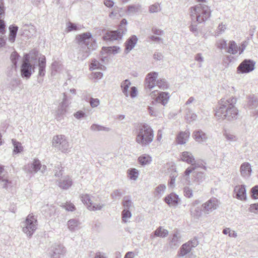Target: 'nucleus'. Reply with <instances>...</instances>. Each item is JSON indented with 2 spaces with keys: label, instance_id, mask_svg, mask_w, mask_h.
<instances>
[{
  "label": "nucleus",
  "instance_id": "nucleus-1",
  "mask_svg": "<svg viewBox=\"0 0 258 258\" xmlns=\"http://www.w3.org/2000/svg\"><path fill=\"white\" fill-rule=\"evenodd\" d=\"M237 99L235 97L222 98L219 102L216 110L215 115L219 118L227 121H233L238 117V110L235 106Z\"/></svg>",
  "mask_w": 258,
  "mask_h": 258
},
{
  "label": "nucleus",
  "instance_id": "nucleus-2",
  "mask_svg": "<svg viewBox=\"0 0 258 258\" xmlns=\"http://www.w3.org/2000/svg\"><path fill=\"white\" fill-rule=\"evenodd\" d=\"M136 141L142 147L149 145L153 140V131L146 123L139 124L136 129Z\"/></svg>",
  "mask_w": 258,
  "mask_h": 258
},
{
  "label": "nucleus",
  "instance_id": "nucleus-3",
  "mask_svg": "<svg viewBox=\"0 0 258 258\" xmlns=\"http://www.w3.org/2000/svg\"><path fill=\"white\" fill-rule=\"evenodd\" d=\"M211 10L207 5L198 4L190 8L191 21L202 23L207 21L211 16Z\"/></svg>",
  "mask_w": 258,
  "mask_h": 258
},
{
  "label": "nucleus",
  "instance_id": "nucleus-4",
  "mask_svg": "<svg viewBox=\"0 0 258 258\" xmlns=\"http://www.w3.org/2000/svg\"><path fill=\"white\" fill-rule=\"evenodd\" d=\"M37 221L34 216L28 215L25 221L22 223L23 231L31 237L37 229Z\"/></svg>",
  "mask_w": 258,
  "mask_h": 258
},
{
  "label": "nucleus",
  "instance_id": "nucleus-5",
  "mask_svg": "<svg viewBox=\"0 0 258 258\" xmlns=\"http://www.w3.org/2000/svg\"><path fill=\"white\" fill-rule=\"evenodd\" d=\"M76 40L80 46L85 45L89 50L95 49L97 45L90 32H86L76 36Z\"/></svg>",
  "mask_w": 258,
  "mask_h": 258
},
{
  "label": "nucleus",
  "instance_id": "nucleus-6",
  "mask_svg": "<svg viewBox=\"0 0 258 258\" xmlns=\"http://www.w3.org/2000/svg\"><path fill=\"white\" fill-rule=\"evenodd\" d=\"M25 172L29 174H35L38 171L42 173H44L46 170L45 165H42L41 162L38 159H34L32 161L29 162L23 167Z\"/></svg>",
  "mask_w": 258,
  "mask_h": 258
},
{
  "label": "nucleus",
  "instance_id": "nucleus-7",
  "mask_svg": "<svg viewBox=\"0 0 258 258\" xmlns=\"http://www.w3.org/2000/svg\"><path fill=\"white\" fill-rule=\"evenodd\" d=\"M53 146L61 152H67L69 149V144L64 135H57L53 137Z\"/></svg>",
  "mask_w": 258,
  "mask_h": 258
},
{
  "label": "nucleus",
  "instance_id": "nucleus-8",
  "mask_svg": "<svg viewBox=\"0 0 258 258\" xmlns=\"http://www.w3.org/2000/svg\"><path fill=\"white\" fill-rule=\"evenodd\" d=\"M35 63H32L27 61V58L22 59L21 66V75L23 78L28 79L31 76L33 72H34L36 68Z\"/></svg>",
  "mask_w": 258,
  "mask_h": 258
},
{
  "label": "nucleus",
  "instance_id": "nucleus-9",
  "mask_svg": "<svg viewBox=\"0 0 258 258\" xmlns=\"http://www.w3.org/2000/svg\"><path fill=\"white\" fill-rule=\"evenodd\" d=\"M220 204V201L215 197H212L202 205L203 212L209 214L217 209Z\"/></svg>",
  "mask_w": 258,
  "mask_h": 258
},
{
  "label": "nucleus",
  "instance_id": "nucleus-10",
  "mask_svg": "<svg viewBox=\"0 0 258 258\" xmlns=\"http://www.w3.org/2000/svg\"><path fill=\"white\" fill-rule=\"evenodd\" d=\"M199 244V242L196 238H194L188 242L184 243L180 247L178 251V255L179 257H184L189 254L193 248L196 247Z\"/></svg>",
  "mask_w": 258,
  "mask_h": 258
},
{
  "label": "nucleus",
  "instance_id": "nucleus-11",
  "mask_svg": "<svg viewBox=\"0 0 258 258\" xmlns=\"http://www.w3.org/2000/svg\"><path fill=\"white\" fill-rule=\"evenodd\" d=\"M92 197L93 196L87 194L80 195L82 202L87 206L88 210L93 211L101 210L104 207V205L93 203L91 200Z\"/></svg>",
  "mask_w": 258,
  "mask_h": 258
},
{
  "label": "nucleus",
  "instance_id": "nucleus-12",
  "mask_svg": "<svg viewBox=\"0 0 258 258\" xmlns=\"http://www.w3.org/2000/svg\"><path fill=\"white\" fill-rule=\"evenodd\" d=\"M181 239L180 231L178 229H174L173 233L171 234L168 238V244L170 248L172 249H177L182 241Z\"/></svg>",
  "mask_w": 258,
  "mask_h": 258
},
{
  "label": "nucleus",
  "instance_id": "nucleus-13",
  "mask_svg": "<svg viewBox=\"0 0 258 258\" xmlns=\"http://www.w3.org/2000/svg\"><path fill=\"white\" fill-rule=\"evenodd\" d=\"M255 62L251 59H245L237 68V74H246L254 69Z\"/></svg>",
  "mask_w": 258,
  "mask_h": 258
},
{
  "label": "nucleus",
  "instance_id": "nucleus-14",
  "mask_svg": "<svg viewBox=\"0 0 258 258\" xmlns=\"http://www.w3.org/2000/svg\"><path fill=\"white\" fill-rule=\"evenodd\" d=\"M158 95L156 98V102L160 103L162 105L165 106L168 102L170 96L167 92H158L157 90H155L150 93L152 98L155 97Z\"/></svg>",
  "mask_w": 258,
  "mask_h": 258
},
{
  "label": "nucleus",
  "instance_id": "nucleus-15",
  "mask_svg": "<svg viewBox=\"0 0 258 258\" xmlns=\"http://www.w3.org/2000/svg\"><path fill=\"white\" fill-rule=\"evenodd\" d=\"M51 258H60V255H64L66 252V249L63 245L54 243L51 248Z\"/></svg>",
  "mask_w": 258,
  "mask_h": 258
},
{
  "label": "nucleus",
  "instance_id": "nucleus-16",
  "mask_svg": "<svg viewBox=\"0 0 258 258\" xmlns=\"http://www.w3.org/2000/svg\"><path fill=\"white\" fill-rule=\"evenodd\" d=\"M38 82L41 83L43 79L42 78L45 75V67H46V59L44 56H43L41 58L38 59Z\"/></svg>",
  "mask_w": 258,
  "mask_h": 258
},
{
  "label": "nucleus",
  "instance_id": "nucleus-17",
  "mask_svg": "<svg viewBox=\"0 0 258 258\" xmlns=\"http://www.w3.org/2000/svg\"><path fill=\"white\" fill-rule=\"evenodd\" d=\"M11 181L8 179V174L4 170L3 166L0 165V186L3 188H7L11 186Z\"/></svg>",
  "mask_w": 258,
  "mask_h": 258
},
{
  "label": "nucleus",
  "instance_id": "nucleus-18",
  "mask_svg": "<svg viewBox=\"0 0 258 258\" xmlns=\"http://www.w3.org/2000/svg\"><path fill=\"white\" fill-rule=\"evenodd\" d=\"M158 77V73L156 72H151L147 74L146 77V86L151 89L155 86L156 79Z\"/></svg>",
  "mask_w": 258,
  "mask_h": 258
},
{
  "label": "nucleus",
  "instance_id": "nucleus-19",
  "mask_svg": "<svg viewBox=\"0 0 258 258\" xmlns=\"http://www.w3.org/2000/svg\"><path fill=\"white\" fill-rule=\"evenodd\" d=\"M19 55L16 51L12 53L10 57L11 62L12 63V68L9 72H8L9 76H12L17 73V64L19 58Z\"/></svg>",
  "mask_w": 258,
  "mask_h": 258
},
{
  "label": "nucleus",
  "instance_id": "nucleus-20",
  "mask_svg": "<svg viewBox=\"0 0 258 258\" xmlns=\"http://www.w3.org/2000/svg\"><path fill=\"white\" fill-rule=\"evenodd\" d=\"M235 197L240 200H245L246 199V189L245 185H236L234 189Z\"/></svg>",
  "mask_w": 258,
  "mask_h": 258
},
{
  "label": "nucleus",
  "instance_id": "nucleus-21",
  "mask_svg": "<svg viewBox=\"0 0 258 258\" xmlns=\"http://www.w3.org/2000/svg\"><path fill=\"white\" fill-rule=\"evenodd\" d=\"M192 137L195 141L199 143L205 142L208 139L207 134L201 130L195 131L192 133Z\"/></svg>",
  "mask_w": 258,
  "mask_h": 258
},
{
  "label": "nucleus",
  "instance_id": "nucleus-22",
  "mask_svg": "<svg viewBox=\"0 0 258 258\" xmlns=\"http://www.w3.org/2000/svg\"><path fill=\"white\" fill-rule=\"evenodd\" d=\"M250 164L248 162L243 163L240 167V172L241 176L247 178L250 176L251 172Z\"/></svg>",
  "mask_w": 258,
  "mask_h": 258
},
{
  "label": "nucleus",
  "instance_id": "nucleus-23",
  "mask_svg": "<svg viewBox=\"0 0 258 258\" xmlns=\"http://www.w3.org/2000/svg\"><path fill=\"white\" fill-rule=\"evenodd\" d=\"M248 107L252 110L251 113L253 115L258 116V99L254 97H252L248 101Z\"/></svg>",
  "mask_w": 258,
  "mask_h": 258
},
{
  "label": "nucleus",
  "instance_id": "nucleus-24",
  "mask_svg": "<svg viewBox=\"0 0 258 258\" xmlns=\"http://www.w3.org/2000/svg\"><path fill=\"white\" fill-rule=\"evenodd\" d=\"M72 184V180L69 176L62 177L58 181V185L61 188L67 189Z\"/></svg>",
  "mask_w": 258,
  "mask_h": 258
},
{
  "label": "nucleus",
  "instance_id": "nucleus-25",
  "mask_svg": "<svg viewBox=\"0 0 258 258\" xmlns=\"http://www.w3.org/2000/svg\"><path fill=\"white\" fill-rule=\"evenodd\" d=\"M38 52L35 50H32L29 53L25 54L23 58V60L27 58V61L32 63H37L38 60Z\"/></svg>",
  "mask_w": 258,
  "mask_h": 258
},
{
  "label": "nucleus",
  "instance_id": "nucleus-26",
  "mask_svg": "<svg viewBox=\"0 0 258 258\" xmlns=\"http://www.w3.org/2000/svg\"><path fill=\"white\" fill-rule=\"evenodd\" d=\"M167 230L164 229L162 226H159L155 231L151 234L150 237L154 239L155 236L164 238L168 235Z\"/></svg>",
  "mask_w": 258,
  "mask_h": 258
},
{
  "label": "nucleus",
  "instance_id": "nucleus-27",
  "mask_svg": "<svg viewBox=\"0 0 258 258\" xmlns=\"http://www.w3.org/2000/svg\"><path fill=\"white\" fill-rule=\"evenodd\" d=\"M178 196L171 193L165 198V202L170 206H176L178 202Z\"/></svg>",
  "mask_w": 258,
  "mask_h": 258
},
{
  "label": "nucleus",
  "instance_id": "nucleus-28",
  "mask_svg": "<svg viewBox=\"0 0 258 258\" xmlns=\"http://www.w3.org/2000/svg\"><path fill=\"white\" fill-rule=\"evenodd\" d=\"M189 135L190 133L187 130L179 133L176 138L177 143L181 145L185 144L189 138Z\"/></svg>",
  "mask_w": 258,
  "mask_h": 258
},
{
  "label": "nucleus",
  "instance_id": "nucleus-29",
  "mask_svg": "<svg viewBox=\"0 0 258 258\" xmlns=\"http://www.w3.org/2000/svg\"><path fill=\"white\" fill-rule=\"evenodd\" d=\"M138 41L136 35H133L130 37L125 43V51L127 53L130 51L135 46Z\"/></svg>",
  "mask_w": 258,
  "mask_h": 258
},
{
  "label": "nucleus",
  "instance_id": "nucleus-30",
  "mask_svg": "<svg viewBox=\"0 0 258 258\" xmlns=\"http://www.w3.org/2000/svg\"><path fill=\"white\" fill-rule=\"evenodd\" d=\"M181 159L183 161L190 164L191 165L195 163V158L192 154L189 152L185 151L182 152Z\"/></svg>",
  "mask_w": 258,
  "mask_h": 258
},
{
  "label": "nucleus",
  "instance_id": "nucleus-31",
  "mask_svg": "<svg viewBox=\"0 0 258 258\" xmlns=\"http://www.w3.org/2000/svg\"><path fill=\"white\" fill-rule=\"evenodd\" d=\"M55 207L51 205H46L42 207L41 212L45 217H50L55 213Z\"/></svg>",
  "mask_w": 258,
  "mask_h": 258
},
{
  "label": "nucleus",
  "instance_id": "nucleus-32",
  "mask_svg": "<svg viewBox=\"0 0 258 258\" xmlns=\"http://www.w3.org/2000/svg\"><path fill=\"white\" fill-rule=\"evenodd\" d=\"M80 223L76 219H70L68 222V227L71 231H75L80 229Z\"/></svg>",
  "mask_w": 258,
  "mask_h": 258
},
{
  "label": "nucleus",
  "instance_id": "nucleus-33",
  "mask_svg": "<svg viewBox=\"0 0 258 258\" xmlns=\"http://www.w3.org/2000/svg\"><path fill=\"white\" fill-rule=\"evenodd\" d=\"M240 48L238 46L234 41H230L228 43V47L227 48L226 51L229 53L235 54Z\"/></svg>",
  "mask_w": 258,
  "mask_h": 258
},
{
  "label": "nucleus",
  "instance_id": "nucleus-34",
  "mask_svg": "<svg viewBox=\"0 0 258 258\" xmlns=\"http://www.w3.org/2000/svg\"><path fill=\"white\" fill-rule=\"evenodd\" d=\"M18 27L15 25H11L9 27L10 33L9 36V41L14 42L15 40L17 35Z\"/></svg>",
  "mask_w": 258,
  "mask_h": 258
},
{
  "label": "nucleus",
  "instance_id": "nucleus-35",
  "mask_svg": "<svg viewBox=\"0 0 258 258\" xmlns=\"http://www.w3.org/2000/svg\"><path fill=\"white\" fill-rule=\"evenodd\" d=\"M190 214L192 217L199 218L202 215V208H200L198 206H191L190 209Z\"/></svg>",
  "mask_w": 258,
  "mask_h": 258
},
{
  "label": "nucleus",
  "instance_id": "nucleus-36",
  "mask_svg": "<svg viewBox=\"0 0 258 258\" xmlns=\"http://www.w3.org/2000/svg\"><path fill=\"white\" fill-rule=\"evenodd\" d=\"M131 84L130 81L127 79L125 80L121 83L120 87L122 90V92L123 93V94L125 96V97L129 96L128 89L130 86H131Z\"/></svg>",
  "mask_w": 258,
  "mask_h": 258
},
{
  "label": "nucleus",
  "instance_id": "nucleus-37",
  "mask_svg": "<svg viewBox=\"0 0 258 258\" xmlns=\"http://www.w3.org/2000/svg\"><path fill=\"white\" fill-rule=\"evenodd\" d=\"M107 34L108 36L109 37V38L111 40H117L118 39H121L122 36H123L121 34V33H120V32L117 30L110 31L108 32Z\"/></svg>",
  "mask_w": 258,
  "mask_h": 258
},
{
  "label": "nucleus",
  "instance_id": "nucleus-38",
  "mask_svg": "<svg viewBox=\"0 0 258 258\" xmlns=\"http://www.w3.org/2000/svg\"><path fill=\"white\" fill-rule=\"evenodd\" d=\"M138 161L139 163L143 166L149 164L152 160L151 157L147 155H143L139 157Z\"/></svg>",
  "mask_w": 258,
  "mask_h": 258
},
{
  "label": "nucleus",
  "instance_id": "nucleus-39",
  "mask_svg": "<svg viewBox=\"0 0 258 258\" xmlns=\"http://www.w3.org/2000/svg\"><path fill=\"white\" fill-rule=\"evenodd\" d=\"M24 33L28 36H33L36 32L35 28L32 25H26L24 27Z\"/></svg>",
  "mask_w": 258,
  "mask_h": 258
},
{
  "label": "nucleus",
  "instance_id": "nucleus-40",
  "mask_svg": "<svg viewBox=\"0 0 258 258\" xmlns=\"http://www.w3.org/2000/svg\"><path fill=\"white\" fill-rule=\"evenodd\" d=\"M223 135L228 142H232L237 140V137L235 135L230 132L225 131Z\"/></svg>",
  "mask_w": 258,
  "mask_h": 258
},
{
  "label": "nucleus",
  "instance_id": "nucleus-41",
  "mask_svg": "<svg viewBox=\"0 0 258 258\" xmlns=\"http://www.w3.org/2000/svg\"><path fill=\"white\" fill-rule=\"evenodd\" d=\"M127 174L130 179L134 180H137L139 176V172L135 168H131L127 170Z\"/></svg>",
  "mask_w": 258,
  "mask_h": 258
},
{
  "label": "nucleus",
  "instance_id": "nucleus-42",
  "mask_svg": "<svg viewBox=\"0 0 258 258\" xmlns=\"http://www.w3.org/2000/svg\"><path fill=\"white\" fill-rule=\"evenodd\" d=\"M140 9V6L137 5H129L127 6V10L126 13L128 15H133L139 11Z\"/></svg>",
  "mask_w": 258,
  "mask_h": 258
},
{
  "label": "nucleus",
  "instance_id": "nucleus-43",
  "mask_svg": "<svg viewBox=\"0 0 258 258\" xmlns=\"http://www.w3.org/2000/svg\"><path fill=\"white\" fill-rule=\"evenodd\" d=\"M197 115L196 113H194L192 111L189 109L187 108L186 110V119L188 120L189 121H191L195 120L197 118Z\"/></svg>",
  "mask_w": 258,
  "mask_h": 258
},
{
  "label": "nucleus",
  "instance_id": "nucleus-44",
  "mask_svg": "<svg viewBox=\"0 0 258 258\" xmlns=\"http://www.w3.org/2000/svg\"><path fill=\"white\" fill-rule=\"evenodd\" d=\"M127 23L126 20L125 19H123L121 21L120 25L118 27V28L117 30V31L120 32V33H121V34L122 35L125 34V33L126 32L127 29H126V26L127 25Z\"/></svg>",
  "mask_w": 258,
  "mask_h": 258
},
{
  "label": "nucleus",
  "instance_id": "nucleus-45",
  "mask_svg": "<svg viewBox=\"0 0 258 258\" xmlns=\"http://www.w3.org/2000/svg\"><path fill=\"white\" fill-rule=\"evenodd\" d=\"M67 110L60 106H58V109L56 112L55 118L57 120H60L63 118V115L66 114Z\"/></svg>",
  "mask_w": 258,
  "mask_h": 258
},
{
  "label": "nucleus",
  "instance_id": "nucleus-46",
  "mask_svg": "<svg viewBox=\"0 0 258 258\" xmlns=\"http://www.w3.org/2000/svg\"><path fill=\"white\" fill-rule=\"evenodd\" d=\"M13 144L14 146L13 152L15 153H19L23 150V147L21 145V143L16 141V140H12Z\"/></svg>",
  "mask_w": 258,
  "mask_h": 258
},
{
  "label": "nucleus",
  "instance_id": "nucleus-47",
  "mask_svg": "<svg viewBox=\"0 0 258 258\" xmlns=\"http://www.w3.org/2000/svg\"><path fill=\"white\" fill-rule=\"evenodd\" d=\"M122 205L124 209L130 210L133 207V203L131 199L128 197H124L122 202Z\"/></svg>",
  "mask_w": 258,
  "mask_h": 258
},
{
  "label": "nucleus",
  "instance_id": "nucleus-48",
  "mask_svg": "<svg viewBox=\"0 0 258 258\" xmlns=\"http://www.w3.org/2000/svg\"><path fill=\"white\" fill-rule=\"evenodd\" d=\"M122 220L124 223L128 221V219L132 216V214L130 210L124 209L122 212Z\"/></svg>",
  "mask_w": 258,
  "mask_h": 258
},
{
  "label": "nucleus",
  "instance_id": "nucleus-49",
  "mask_svg": "<svg viewBox=\"0 0 258 258\" xmlns=\"http://www.w3.org/2000/svg\"><path fill=\"white\" fill-rule=\"evenodd\" d=\"M90 129L93 131H109L110 130L108 127H104L97 124H93L91 126Z\"/></svg>",
  "mask_w": 258,
  "mask_h": 258
},
{
  "label": "nucleus",
  "instance_id": "nucleus-50",
  "mask_svg": "<svg viewBox=\"0 0 258 258\" xmlns=\"http://www.w3.org/2000/svg\"><path fill=\"white\" fill-rule=\"evenodd\" d=\"M166 189V186L164 184H160L156 187L155 190V195L156 196H160L162 195Z\"/></svg>",
  "mask_w": 258,
  "mask_h": 258
},
{
  "label": "nucleus",
  "instance_id": "nucleus-51",
  "mask_svg": "<svg viewBox=\"0 0 258 258\" xmlns=\"http://www.w3.org/2000/svg\"><path fill=\"white\" fill-rule=\"evenodd\" d=\"M191 166L195 167V169H198V168H202L205 170L207 169L206 163L202 160H195V163H194L193 165Z\"/></svg>",
  "mask_w": 258,
  "mask_h": 258
},
{
  "label": "nucleus",
  "instance_id": "nucleus-52",
  "mask_svg": "<svg viewBox=\"0 0 258 258\" xmlns=\"http://www.w3.org/2000/svg\"><path fill=\"white\" fill-rule=\"evenodd\" d=\"M20 83L21 81L19 79L14 78L11 80L10 83V87L12 90H15Z\"/></svg>",
  "mask_w": 258,
  "mask_h": 258
},
{
  "label": "nucleus",
  "instance_id": "nucleus-53",
  "mask_svg": "<svg viewBox=\"0 0 258 258\" xmlns=\"http://www.w3.org/2000/svg\"><path fill=\"white\" fill-rule=\"evenodd\" d=\"M156 85L161 89H167L168 87L167 82L164 79H159L156 81Z\"/></svg>",
  "mask_w": 258,
  "mask_h": 258
},
{
  "label": "nucleus",
  "instance_id": "nucleus-54",
  "mask_svg": "<svg viewBox=\"0 0 258 258\" xmlns=\"http://www.w3.org/2000/svg\"><path fill=\"white\" fill-rule=\"evenodd\" d=\"M160 11V5L158 3L154 4L149 7V12L151 13H157Z\"/></svg>",
  "mask_w": 258,
  "mask_h": 258
},
{
  "label": "nucleus",
  "instance_id": "nucleus-55",
  "mask_svg": "<svg viewBox=\"0 0 258 258\" xmlns=\"http://www.w3.org/2000/svg\"><path fill=\"white\" fill-rule=\"evenodd\" d=\"M223 233L224 234H228L229 236L231 237H236L237 236V233L234 231H232L229 228H226L223 230Z\"/></svg>",
  "mask_w": 258,
  "mask_h": 258
},
{
  "label": "nucleus",
  "instance_id": "nucleus-56",
  "mask_svg": "<svg viewBox=\"0 0 258 258\" xmlns=\"http://www.w3.org/2000/svg\"><path fill=\"white\" fill-rule=\"evenodd\" d=\"M183 192L186 198H190L193 196L192 190L188 186L184 187Z\"/></svg>",
  "mask_w": 258,
  "mask_h": 258
},
{
  "label": "nucleus",
  "instance_id": "nucleus-57",
  "mask_svg": "<svg viewBox=\"0 0 258 258\" xmlns=\"http://www.w3.org/2000/svg\"><path fill=\"white\" fill-rule=\"evenodd\" d=\"M226 29V25L222 23L220 24L217 28L216 34L217 36L222 34Z\"/></svg>",
  "mask_w": 258,
  "mask_h": 258
},
{
  "label": "nucleus",
  "instance_id": "nucleus-58",
  "mask_svg": "<svg viewBox=\"0 0 258 258\" xmlns=\"http://www.w3.org/2000/svg\"><path fill=\"white\" fill-rule=\"evenodd\" d=\"M195 180L198 182H201L204 179V173L202 172H198L194 175Z\"/></svg>",
  "mask_w": 258,
  "mask_h": 258
},
{
  "label": "nucleus",
  "instance_id": "nucleus-59",
  "mask_svg": "<svg viewBox=\"0 0 258 258\" xmlns=\"http://www.w3.org/2000/svg\"><path fill=\"white\" fill-rule=\"evenodd\" d=\"M90 104L92 108L97 107L100 104V100L98 98H91L90 99Z\"/></svg>",
  "mask_w": 258,
  "mask_h": 258
},
{
  "label": "nucleus",
  "instance_id": "nucleus-60",
  "mask_svg": "<svg viewBox=\"0 0 258 258\" xmlns=\"http://www.w3.org/2000/svg\"><path fill=\"white\" fill-rule=\"evenodd\" d=\"M252 198L254 199H258V185H255L251 188Z\"/></svg>",
  "mask_w": 258,
  "mask_h": 258
},
{
  "label": "nucleus",
  "instance_id": "nucleus-61",
  "mask_svg": "<svg viewBox=\"0 0 258 258\" xmlns=\"http://www.w3.org/2000/svg\"><path fill=\"white\" fill-rule=\"evenodd\" d=\"M192 22V23L189 26V30L195 34V36H197L198 34V26L197 24H194L196 22Z\"/></svg>",
  "mask_w": 258,
  "mask_h": 258
},
{
  "label": "nucleus",
  "instance_id": "nucleus-62",
  "mask_svg": "<svg viewBox=\"0 0 258 258\" xmlns=\"http://www.w3.org/2000/svg\"><path fill=\"white\" fill-rule=\"evenodd\" d=\"M69 105L68 101L67 100L66 95L63 93V98L62 101L60 103L59 106L63 108V109L67 110V107Z\"/></svg>",
  "mask_w": 258,
  "mask_h": 258
},
{
  "label": "nucleus",
  "instance_id": "nucleus-63",
  "mask_svg": "<svg viewBox=\"0 0 258 258\" xmlns=\"http://www.w3.org/2000/svg\"><path fill=\"white\" fill-rule=\"evenodd\" d=\"M0 33H6V24L4 21V18H0Z\"/></svg>",
  "mask_w": 258,
  "mask_h": 258
},
{
  "label": "nucleus",
  "instance_id": "nucleus-64",
  "mask_svg": "<svg viewBox=\"0 0 258 258\" xmlns=\"http://www.w3.org/2000/svg\"><path fill=\"white\" fill-rule=\"evenodd\" d=\"M250 212L254 213L256 214L258 213V203L256 204H251L248 209Z\"/></svg>",
  "mask_w": 258,
  "mask_h": 258
}]
</instances>
